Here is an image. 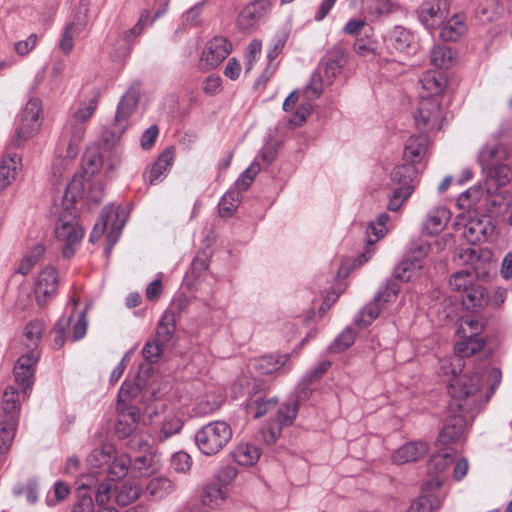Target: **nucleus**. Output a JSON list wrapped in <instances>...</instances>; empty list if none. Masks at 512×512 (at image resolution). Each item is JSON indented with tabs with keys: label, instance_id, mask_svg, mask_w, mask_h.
<instances>
[{
	"label": "nucleus",
	"instance_id": "393cba45",
	"mask_svg": "<svg viewBox=\"0 0 512 512\" xmlns=\"http://www.w3.org/2000/svg\"><path fill=\"white\" fill-rule=\"evenodd\" d=\"M428 453V445L422 441L408 442L398 448L392 454L395 464L402 465L408 462L418 461Z\"/></svg>",
	"mask_w": 512,
	"mask_h": 512
},
{
	"label": "nucleus",
	"instance_id": "69168bd1",
	"mask_svg": "<svg viewBox=\"0 0 512 512\" xmlns=\"http://www.w3.org/2000/svg\"><path fill=\"white\" fill-rule=\"evenodd\" d=\"M221 77L215 74H210L207 76L202 85V90L205 94L213 96L220 92L221 90Z\"/></svg>",
	"mask_w": 512,
	"mask_h": 512
},
{
	"label": "nucleus",
	"instance_id": "4c0bfd02",
	"mask_svg": "<svg viewBox=\"0 0 512 512\" xmlns=\"http://www.w3.org/2000/svg\"><path fill=\"white\" fill-rule=\"evenodd\" d=\"M115 448L111 444H103L100 448L94 449L87 458L92 468H97L102 472H107L109 463L113 457Z\"/></svg>",
	"mask_w": 512,
	"mask_h": 512
},
{
	"label": "nucleus",
	"instance_id": "a211bd4d",
	"mask_svg": "<svg viewBox=\"0 0 512 512\" xmlns=\"http://www.w3.org/2000/svg\"><path fill=\"white\" fill-rule=\"evenodd\" d=\"M174 157V150L171 147L165 149L159 154L157 159L145 169L143 173L144 181L149 185H156L161 182L168 174L173 164Z\"/></svg>",
	"mask_w": 512,
	"mask_h": 512
},
{
	"label": "nucleus",
	"instance_id": "6e6552de",
	"mask_svg": "<svg viewBox=\"0 0 512 512\" xmlns=\"http://www.w3.org/2000/svg\"><path fill=\"white\" fill-rule=\"evenodd\" d=\"M139 96V89L132 86L121 98L117 107L115 120L110 131L113 141L118 140L126 130L128 126V119L134 113L138 105Z\"/></svg>",
	"mask_w": 512,
	"mask_h": 512
},
{
	"label": "nucleus",
	"instance_id": "9d476101",
	"mask_svg": "<svg viewBox=\"0 0 512 512\" xmlns=\"http://www.w3.org/2000/svg\"><path fill=\"white\" fill-rule=\"evenodd\" d=\"M467 423L468 412H452L449 411V407H447L445 423L439 433L437 445H448L450 443L457 442L461 439Z\"/></svg>",
	"mask_w": 512,
	"mask_h": 512
},
{
	"label": "nucleus",
	"instance_id": "473e14b6",
	"mask_svg": "<svg viewBox=\"0 0 512 512\" xmlns=\"http://www.w3.org/2000/svg\"><path fill=\"white\" fill-rule=\"evenodd\" d=\"M86 127L83 124L72 121L70 119L63 130V137L68 139V157L73 158L79 150V143L83 139Z\"/></svg>",
	"mask_w": 512,
	"mask_h": 512
},
{
	"label": "nucleus",
	"instance_id": "a19ab883",
	"mask_svg": "<svg viewBox=\"0 0 512 512\" xmlns=\"http://www.w3.org/2000/svg\"><path fill=\"white\" fill-rule=\"evenodd\" d=\"M141 488L133 482H125L114 488L115 502L127 506L140 496Z\"/></svg>",
	"mask_w": 512,
	"mask_h": 512
},
{
	"label": "nucleus",
	"instance_id": "8fccbe9b",
	"mask_svg": "<svg viewBox=\"0 0 512 512\" xmlns=\"http://www.w3.org/2000/svg\"><path fill=\"white\" fill-rule=\"evenodd\" d=\"M390 217L386 213H381L376 218V224L379 226L377 228L375 224L372 222L370 223L369 227L367 228V244L373 245L376 243L381 237L384 236L386 232V224L389 221Z\"/></svg>",
	"mask_w": 512,
	"mask_h": 512
},
{
	"label": "nucleus",
	"instance_id": "39448f33",
	"mask_svg": "<svg viewBox=\"0 0 512 512\" xmlns=\"http://www.w3.org/2000/svg\"><path fill=\"white\" fill-rule=\"evenodd\" d=\"M455 369L452 373L455 374ZM480 377L478 373L463 374L456 376L450 380L448 392L451 396V400L448 404L449 411L458 412L466 411L470 409L469 397L473 396L479 389Z\"/></svg>",
	"mask_w": 512,
	"mask_h": 512
},
{
	"label": "nucleus",
	"instance_id": "b1692460",
	"mask_svg": "<svg viewBox=\"0 0 512 512\" xmlns=\"http://www.w3.org/2000/svg\"><path fill=\"white\" fill-rule=\"evenodd\" d=\"M422 92L420 98H435L439 96L447 86V78L443 72L438 70L427 71L420 79Z\"/></svg>",
	"mask_w": 512,
	"mask_h": 512
},
{
	"label": "nucleus",
	"instance_id": "c03bdc74",
	"mask_svg": "<svg viewBox=\"0 0 512 512\" xmlns=\"http://www.w3.org/2000/svg\"><path fill=\"white\" fill-rule=\"evenodd\" d=\"M99 95L96 93L88 101H81L78 108L73 113L71 119L74 122L85 125V123L93 116L98 107Z\"/></svg>",
	"mask_w": 512,
	"mask_h": 512
},
{
	"label": "nucleus",
	"instance_id": "09e8293b",
	"mask_svg": "<svg viewBox=\"0 0 512 512\" xmlns=\"http://www.w3.org/2000/svg\"><path fill=\"white\" fill-rule=\"evenodd\" d=\"M226 494L218 484L207 485L202 494V503L209 507L219 506L225 499Z\"/></svg>",
	"mask_w": 512,
	"mask_h": 512
},
{
	"label": "nucleus",
	"instance_id": "9b49d317",
	"mask_svg": "<svg viewBox=\"0 0 512 512\" xmlns=\"http://www.w3.org/2000/svg\"><path fill=\"white\" fill-rule=\"evenodd\" d=\"M231 43L222 36H217L209 40L202 51L200 65L202 68L210 70L219 66L231 53Z\"/></svg>",
	"mask_w": 512,
	"mask_h": 512
},
{
	"label": "nucleus",
	"instance_id": "3c124183",
	"mask_svg": "<svg viewBox=\"0 0 512 512\" xmlns=\"http://www.w3.org/2000/svg\"><path fill=\"white\" fill-rule=\"evenodd\" d=\"M430 250L431 246L429 242L425 240L419 239L410 242L408 247V251L412 257L410 260L416 264L418 270L422 267L421 260L429 254Z\"/></svg>",
	"mask_w": 512,
	"mask_h": 512
},
{
	"label": "nucleus",
	"instance_id": "e2e57ef3",
	"mask_svg": "<svg viewBox=\"0 0 512 512\" xmlns=\"http://www.w3.org/2000/svg\"><path fill=\"white\" fill-rule=\"evenodd\" d=\"M149 19V12L143 11L137 21V23L129 30L124 31L120 36L129 43L132 42L133 39L137 38L143 31L144 23Z\"/></svg>",
	"mask_w": 512,
	"mask_h": 512
},
{
	"label": "nucleus",
	"instance_id": "cd10ccee",
	"mask_svg": "<svg viewBox=\"0 0 512 512\" xmlns=\"http://www.w3.org/2000/svg\"><path fill=\"white\" fill-rule=\"evenodd\" d=\"M86 24L85 15H76L74 19L65 26L59 43V47L63 53L69 54L72 51L74 38L78 37L84 31Z\"/></svg>",
	"mask_w": 512,
	"mask_h": 512
},
{
	"label": "nucleus",
	"instance_id": "79ce46f5",
	"mask_svg": "<svg viewBox=\"0 0 512 512\" xmlns=\"http://www.w3.org/2000/svg\"><path fill=\"white\" fill-rule=\"evenodd\" d=\"M462 302L469 308H482L488 303V295L485 288L479 284H473L463 295Z\"/></svg>",
	"mask_w": 512,
	"mask_h": 512
},
{
	"label": "nucleus",
	"instance_id": "7c9ffc66",
	"mask_svg": "<svg viewBox=\"0 0 512 512\" xmlns=\"http://www.w3.org/2000/svg\"><path fill=\"white\" fill-rule=\"evenodd\" d=\"M290 358L289 354L283 355H265L254 360L253 367L260 374L270 375L278 373L288 363Z\"/></svg>",
	"mask_w": 512,
	"mask_h": 512
},
{
	"label": "nucleus",
	"instance_id": "c85d7f7f",
	"mask_svg": "<svg viewBox=\"0 0 512 512\" xmlns=\"http://www.w3.org/2000/svg\"><path fill=\"white\" fill-rule=\"evenodd\" d=\"M21 167V158L16 153H7L0 161V192L10 185Z\"/></svg>",
	"mask_w": 512,
	"mask_h": 512
},
{
	"label": "nucleus",
	"instance_id": "c756f323",
	"mask_svg": "<svg viewBox=\"0 0 512 512\" xmlns=\"http://www.w3.org/2000/svg\"><path fill=\"white\" fill-rule=\"evenodd\" d=\"M180 310L181 305L173 304L162 315L156 329V338L162 343H167L172 339L176 328V313H179Z\"/></svg>",
	"mask_w": 512,
	"mask_h": 512
},
{
	"label": "nucleus",
	"instance_id": "2f4dec72",
	"mask_svg": "<svg viewBox=\"0 0 512 512\" xmlns=\"http://www.w3.org/2000/svg\"><path fill=\"white\" fill-rule=\"evenodd\" d=\"M208 5V0H202L186 10L180 17V24L175 34L183 32L187 28L200 27L204 23L203 10Z\"/></svg>",
	"mask_w": 512,
	"mask_h": 512
},
{
	"label": "nucleus",
	"instance_id": "58836bf2",
	"mask_svg": "<svg viewBox=\"0 0 512 512\" xmlns=\"http://www.w3.org/2000/svg\"><path fill=\"white\" fill-rule=\"evenodd\" d=\"M414 40L413 34L402 26H395L389 33L388 44L399 52H406L411 47Z\"/></svg>",
	"mask_w": 512,
	"mask_h": 512
},
{
	"label": "nucleus",
	"instance_id": "f704fd0d",
	"mask_svg": "<svg viewBox=\"0 0 512 512\" xmlns=\"http://www.w3.org/2000/svg\"><path fill=\"white\" fill-rule=\"evenodd\" d=\"M484 340L478 336L470 335L465 340L459 341L455 345V351L458 358L455 360L461 370L463 357H470L479 352L484 347Z\"/></svg>",
	"mask_w": 512,
	"mask_h": 512
},
{
	"label": "nucleus",
	"instance_id": "4be33fe9",
	"mask_svg": "<svg viewBox=\"0 0 512 512\" xmlns=\"http://www.w3.org/2000/svg\"><path fill=\"white\" fill-rule=\"evenodd\" d=\"M346 64V49L342 43L333 45L324 55L322 65L326 78H335Z\"/></svg>",
	"mask_w": 512,
	"mask_h": 512
},
{
	"label": "nucleus",
	"instance_id": "a878e982",
	"mask_svg": "<svg viewBox=\"0 0 512 512\" xmlns=\"http://www.w3.org/2000/svg\"><path fill=\"white\" fill-rule=\"evenodd\" d=\"M277 397H267L256 392L250 396L246 403V412L253 418L258 419L277 407Z\"/></svg>",
	"mask_w": 512,
	"mask_h": 512
},
{
	"label": "nucleus",
	"instance_id": "72a5a7b5",
	"mask_svg": "<svg viewBox=\"0 0 512 512\" xmlns=\"http://www.w3.org/2000/svg\"><path fill=\"white\" fill-rule=\"evenodd\" d=\"M260 455V448L251 443H240L232 451L234 461L241 466H253Z\"/></svg>",
	"mask_w": 512,
	"mask_h": 512
},
{
	"label": "nucleus",
	"instance_id": "052dcab7",
	"mask_svg": "<svg viewBox=\"0 0 512 512\" xmlns=\"http://www.w3.org/2000/svg\"><path fill=\"white\" fill-rule=\"evenodd\" d=\"M163 344L164 343L159 341V339H157V338H154L153 340L148 341L144 345L143 350H142V354H143L144 358L147 361H149L150 363L156 362L160 358V356L162 355V352H163L162 346H163Z\"/></svg>",
	"mask_w": 512,
	"mask_h": 512
},
{
	"label": "nucleus",
	"instance_id": "13d9d810",
	"mask_svg": "<svg viewBox=\"0 0 512 512\" xmlns=\"http://www.w3.org/2000/svg\"><path fill=\"white\" fill-rule=\"evenodd\" d=\"M393 4L390 0H368L366 11L369 15L378 18L392 12Z\"/></svg>",
	"mask_w": 512,
	"mask_h": 512
},
{
	"label": "nucleus",
	"instance_id": "e433bc0d",
	"mask_svg": "<svg viewBox=\"0 0 512 512\" xmlns=\"http://www.w3.org/2000/svg\"><path fill=\"white\" fill-rule=\"evenodd\" d=\"M175 490V483L166 477L152 478L146 486L147 493L155 500H162Z\"/></svg>",
	"mask_w": 512,
	"mask_h": 512
},
{
	"label": "nucleus",
	"instance_id": "bf43d9fd",
	"mask_svg": "<svg viewBox=\"0 0 512 512\" xmlns=\"http://www.w3.org/2000/svg\"><path fill=\"white\" fill-rule=\"evenodd\" d=\"M170 465L175 472L186 473L191 468L192 459L186 452L179 451L172 455Z\"/></svg>",
	"mask_w": 512,
	"mask_h": 512
},
{
	"label": "nucleus",
	"instance_id": "774afa93",
	"mask_svg": "<svg viewBox=\"0 0 512 512\" xmlns=\"http://www.w3.org/2000/svg\"><path fill=\"white\" fill-rule=\"evenodd\" d=\"M38 36L31 34L26 40L18 41L15 43L14 48L19 56L28 55L36 46Z\"/></svg>",
	"mask_w": 512,
	"mask_h": 512
},
{
	"label": "nucleus",
	"instance_id": "de8ad7c7",
	"mask_svg": "<svg viewBox=\"0 0 512 512\" xmlns=\"http://www.w3.org/2000/svg\"><path fill=\"white\" fill-rule=\"evenodd\" d=\"M240 203V191L232 190L225 193L218 204L221 217H230L233 215Z\"/></svg>",
	"mask_w": 512,
	"mask_h": 512
},
{
	"label": "nucleus",
	"instance_id": "20e7f679",
	"mask_svg": "<svg viewBox=\"0 0 512 512\" xmlns=\"http://www.w3.org/2000/svg\"><path fill=\"white\" fill-rule=\"evenodd\" d=\"M232 438V429L225 421H212L195 434L199 451L206 456L218 454Z\"/></svg>",
	"mask_w": 512,
	"mask_h": 512
},
{
	"label": "nucleus",
	"instance_id": "37998d69",
	"mask_svg": "<svg viewBox=\"0 0 512 512\" xmlns=\"http://www.w3.org/2000/svg\"><path fill=\"white\" fill-rule=\"evenodd\" d=\"M131 464L132 460L127 454L116 455L114 452L106 473L111 480L120 479L128 473Z\"/></svg>",
	"mask_w": 512,
	"mask_h": 512
},
{
	"label": "nucleus",
	"instance_id": "5701e85b",
	"mask_svg": "<svg viewBox=\"0 0 512 512\" xmlns=\"http://www.w3.org/2000/svg\"><path fill=\"white\" fill-rule=\"evenodd\" d=\"M451 218V212L444 206L432 208L426 214L422 223L423 232L427 235H436L440 233L448 224Z\"/></svg>",
	"mask_w": 512,
	"mask_h": 512
},
{
	"label": "nucleus",
	"instance_id": "5fc2aeb1",
	"mask_svg": "<svg viewBox=\"0 0 512 512\" xmlns=\"http://www.w3.org/2000/svg\"><path fill=\"white\" fill-rule=\"evenodd\" d=\"M45 252V247L41 244L36 245L32 251L23 258L21 261L18 272L22 275L28 274L31 269L38 263L40 258L43 256Z\"/></svg>",
	"mask_w": 512,
	"mask_h": 512
},
{
	"label": "nucleus",
	"instance_id": "603ef678",
	"mask_svg": "<svg viewBox=\"0 0 512 512\" xmlns=\"http://www.w3.org/2000/svg\"><path fill=\"white\" fill-rule=\"evenodd\" d=\"M356 333L351 328H346L342 333L329 345L331 353H340L348 349L354 343Z\"/></svg>",
	"mask_w": 512,
	"mask_h": 512
},
{
	"label": "nucleus",
	"instance_id": "338daca9",
	"mask_svg": "<svg viewBox=\"0 0 512 512\" xmlns=\"http://www.w3.org/2000/svg\"><path fill=\"white\" fill-rule=\"evenodd\" d=\"M312 109V105L308 102L298 106L294 115L289 121L290 124L295 127L301 126L306 121L307 117L311 114Z\"/></svg>",
	"mask_w": 512,
	"mask_h": 512
},
{
	"label": "nucleus",
	"instance_id": "0e129e2a",
	"mask_svg": "<svg viewBox=\"0 0 512 512\" xmlns=\"http://www.w3.org/2000/svg\"><path fill=\"white\" fill-rule=\"evenodd\" d=\"M131 52V43L128 42V40L122 38L119 36L115 43L113 44V48L110 51V55L114 59H122L127 57Z\"/></svg>",
	"mask_w": 512,
	"mask_h": 512
},
{
	"label": "nucleus",
	"instance_id": "a18cd8bd",
	"mask_svg": "<svg viewBox=\"0 0 512 512\" xmlns=\"http://www.w3.org/2000/svg\"><path fill=\"white\" fill-rule=\"evenodd\" d=\"M183 426V421L174 414H168L165 416L159 433L157 434V439L159 441H164L169 437L180 432Z\"/></svg>",
	"mask_w": 512,
	"mask_h": 512
},
{
	"label": "nucleus",
	"instance_id": "864d4df0",
	"mask_svg": "<svg viewBox=\"0 0 512 512\" xmlns=\"http://www.w3.org/2000/svg\"><path fill=\"white\" fill-rule=\"evenodd\" d=\"M454 459V450L445 449L432 455L429 461V469L436 472L444 470Z\"/></svg>",
	"mask_w": 512,
	"mask_h": 512
},
{
	"label": "nucleus",
	"instance_id": "c9c22d12",
	"mask_svg": "<svg viewBox=\"0 0 512 512\" xmlns=\"http://www.w3.org/2000/svg\"><path fill=\"white\" fill-rule=\"evenodd\" d=\"M466 30L465 17L455 14L442 26L440 37L443 41H457Z\"/></svg>",
	"mask_w": 512,
	"mask_h": 512
},
{
	"label": "nucleus",
	"instance_id": "bb28decb",
	"mask_svg": "<svg viewBox=\"0 0 512 512\" xmlns=\"http://www.w3.org/2000/svg\"><path fill=\"white\" fill-rule=\"evenodd\" d=\"M140 419V412L137 407H128L125 411L121 407V412L115 423V432L119 438L130 436L137 428Z\"/></svg>",
	"mask_w": 512,
	"mask_h": 512
},
{
	"label": "nucleus",
	"instance_id": "1a4fd4ad",
	"mask_svg": "<svg viewBox=\"0 0 512 512\" xmlns=\"http://www.w3.org/2000/svg\"><path fill=\"white\" fill-rule=\"evenodd\" d=\"M415 125L423 133L432 129H442V111L436 98L422 97L416 113L414 114Z\"/></svg>",
	"mask_w": 512,
	"mask_h": 512
},
{
	"label": "nucleus",
	"instance_id": "4d7b16f0",
	"mask_svg": "<svg viewBox=\"0 0 512 512\" xmlns=\"http://www.w3.org/2000/svg\"><path fill=\"white\" fill-rule=\"evenodd\" d=\"M260 172V165L253 162L245 171L242 172L240 177L235 182L237 190L246 191L252 184L256 175Z\"/></svg>",
	"mask_w": 512,
	"mask_h": 512
},
{
	"label": "nucleus",
	"instance_id": "423d86ee",
	"mask_svg": "<svg viewBox=\"0 0 512 512\" xmlns=\"http://www.w3.org/2000/svg\"><path fill=\"white\" fill-rule=\"evenodd\" d=\"M399 292V285L394 280H388L373 301L365 305L354 318V323L361 327L370 325L380 314L385 304L395 301Z\"/></svg>",
	"mask_w": 512,
	"mask_h": 512
},
{
	"label": "nucleus",
	"instance_id": "49530a36",
	"mask_svg": "<svg viewBox=\"0 0 512 512\" xmlns=\"http://www.w3.org/2000/svg\"><path fill=\"white\" fill-rule=\"evenodd\" d=\"M299 410V401L297 399L289 400L282 404L277 410L276 419L280 426L291 425L297 416Z\"/></svg>",
	"mask_w": 512,
	"mask_h": 512
},
{
	"label": "nucleus",
	"instance_id": "0eeeda50",
	"mask_svg": "<svg viewBox=\"0 0 512 512\" xmlns=\"http://www.w3.org/2000/svg\"><path fill=\"white\" fill-rule=\"evenodd\" d=\"M41 111L40 100L30 98L20 114L19 125L16 128L15 138L13 140L15 146L21 145L38 132L41 125Z\"/></svg>",
	"mask_w": 512,
	"mask_h": 512
},
{
	"label": "nucleus",
	"instance_id": "680f3d73",
	"mask_svg": "<svg viewBox=\"0 0 512 512\" xmlns=\"http://www.w3.org/2000/svg\"><path fill=\"white\" fill-rule=\"evenodd\" d=\"M413 270H418L416 264L410 259H406L395 267L394 277L401 281H409L413 276Z\"/></svg>",
	"mask_w": 512,
	"mask_h": 512
},
{
	"label": "nucleus",
	"instance_id": "6ab92c4d",
	"mask_svg": "<svg viewBox=\"0 0 512 512\" xmlns=\"http://www.w3.org/2000/svg\"><path fill=\"white\" fill-rule=\"evenodd\" d=\"M44 330L45 323L42 320L29 321L23 331L21 353L36 354L40 357V342Z\"/></svg>",
	"mask_w": 512,
	"mask_h": 512
},
{
	"label": "nucleus",
	"instance_id": "ea45409f",
	"mask_svg": "<svg viewBox=\"0 0 512 512\" xmlns=\"http://www.w3.org/2000/svg\"><path fill=\"white\" fill-rule=\"evenodd\" d=\"M455 61V53L444 44H437L430 51V62L439 69L450 68Z\"/></svg>",
	"mask_w": 512,
	"mask_h": 512
},
{
	"label": "nucleus",
	"instance_id": "4468645a",
	"mask_svg": "<svg viewBox=\"0 0 512 512\" xmlns=\"http://www.w3.org/2000/svg\"><path fill=\"white\" fill-rule=\"evenodd\" d=\"M57 271L51 267H45L38 275L35 284V297L39 306L44 307L53 298L58 287Z\"/></svg>",
	"mask_w": 512,
	"mask_h": 512
},
{
	"label": "nucleus",
	"instance_id": "412c9836",
	"mask_svg": "<svg viewBox=\"0 0 512 512\" xmlns=\"http://www.w3.org/2000/svg\"><path fill=\"white\" fill-rule=\"evenodd\" d=\"M485 187L489 195H495L499 188L506 186L512 180V167L507 163L483 170Z\"/></svg>",
	"mask_w": 512,
	"mask_h": 512
},
{
	"label": "nucleus",
	"instance_id": "aec40b11",
	"mask_svg": "<svg viewBox=\"0 0 512 512\" xmlns=\"http://www.w3.org/2000/svg\"><path fill=\"white\" fill-rule=\"evenodd\" d=\"M509 157V150L504 144H487L479 151L478 162L481 165L482 170H485L507 164Z\"/></svg>",
	"mask_w": 512,
	"mask_h": 512
},
{
	"label": "nucleus",
	"instance_id": "7ed1b4c3",
	"mask_svg": "<svg viewBox=\"0 0 512 512\" xmlns=\"http://www.w3.org/2000/svg\"><path fill=\"white\" fill-rule=\"evenodd\" d=\"M20 412L19 394L15 387L7 386L0 407V453L10 448L15 436Z\"/></svg>",
	"mask_w": 512,
	"mask_h": 512
},
{
	"label": "nucleus",
	"instance_id": "f8f14e48",
	"mask_svg": "<svg viewBox=\"0 0 512 512\" xmlns=\"http://www.w3.org/2000/svg\"><path fill=\"white\" fill-rule=\"evenodd\" d=\"M55 236L59 242L63 243V256L70 258L75 252V247L82 240L84 230L75 220L65 221L61 218L55 229Z\"/></svg>",
	"mask_w": 512,
	"mask_h": 512
},
{
	"label": "nucleus",
	"instance_id": "dca6fc26",
	"mask_svg": "<svg viewBox=\"0 0 512 512\" xmlns=\"http://www.w3.org/2000/svg\"><path fill=\"white\" fill-rule=\"evenodd\" d=\"M39 358L36 354L23 352L14 366L15 381L20 385L24 394L34 383L35 367Z\"/></svg>",
	"mask_w": 512,
	"mask_h": 512
},
{
	"label": "nucleus",
	"instance_id": "f03ea898",
	"mask_svg": "<svg viewBox=\"0 0 512 512\" xmlns=\"http://www.w3.org/2000/svg\"><path fill=\"white\" fill-rule=\"evenodd\" d=\"M459 258L472 266V272L468 269L455 272L449 280V285L453 291L464 294L474 283V277L485 278L489 275L491 263L489 258H483L479 255L476 248H464L459 254Z\"/></svg>",
	"mask_w": 512,
	"mask_h": 512
},
{
	"label": "nucleus",
	"instance_id": "f3484780",
	"mask_svg": "<svg viewBox=\"0 0 512 512\" xmlns=\"http://www.w3.org/2000/svg\"><path fill=\"white\" fill-rule=\"evenodd\" d=\"M493 230L494 226L489 216L471 217L464 226L463 237L475 245L485 242Z\"/></svg>",
	"mask_w": 512,
	"mask_h": 512
},
{
	"label": "nucleus",
	"instance_id": "ddd939ff",
	"mask_svg": "<svg viewBox=\"0 0 512 512\" xmlns=\"http://www.w3.org/2000/svg\"><path fill=\"white\" fill-rule=\"evenodd\" d=\"M269 0H255L247 4L237 17V26L240 30L250 31L258 27L261 20L270 12Z\"/></svg>",
	"mask_w": 512,
	"mask_h": 512
},
{
	"label": "nucleus",
	"instance_id": "f257e3e1",
	"mask_svg": "<svg viewBox=\"0 0 512 512\" xmlns=\"http://www.w3.org/2000/svg\"><path fill=\"white\" fill-rule=\"evenodd\" d=\"M429 139L422 133L410 136L404 146L403 157L408 164L396 166L391 172V181L394 188L389 198L387 208L398 211L403 203L412 195L418 178L416 163H420L428 151Z\"/></svg>",
	"mask_w": 512,
	"mask_h": 512
},
{
	"label": "nucleus",
	"instance_id": "2eb2a0df",
	"mask_svg": "<svg viewBox=\"0 0 512 512\" xmlns=\"http://www.w3.org/2000/svg\"><path fill=\"white\" fill-rule=\"evenodd\" d=\"M449 8L448 0H425L417 10L418 18L427 28L435 29L447 17Z\"/></svg>",
	"mask_w": 512,
	"mask_h": 512
},
{
	"label": "nucleus",
	"instance_id": "6e6d98bb",
	"mask_svg": "<svg viewBox=\"0 0 512 512\" xmlns=\"http://www.w3.org/2000/svg\"><path fill=\"white\" fill-rule=\"evenodd\" d=\"M223 401L224 398L220 393L217 395H213L211 397L206 396L205 399H202L200 402L197 403L196 412L199 415L211 414L221 407Z\"/></svg>",
	"mask_w": 512,
	"mask_h": 512
}]
</instances>
